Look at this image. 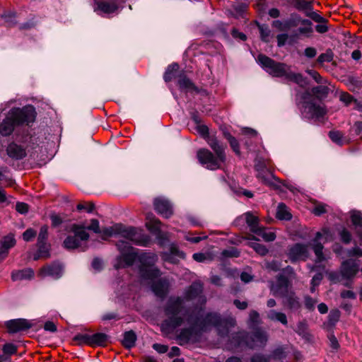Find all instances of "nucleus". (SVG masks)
Instances as JSON below:
<instances>
[{
	"instance_id": "1",
	"label": "nucleus",
	"mask_w": 362,
	"mask_h": 362,
	"mask_svg": "<svg viewBox=\"0 0 362 362\" xmlns=\"http://www.w3.org/2000/svg\"><path fill=\"white\" fill-rule=\"evenodd\" d=\"M208 145L214 153L207 148L199 149L197 152L199 162L211 170L222 168L226 161V146L214 139H211L208 141Z\"/></svg>"
},
{
	"instance_id": "2",
	"label": "nucleus",
	"mask_w": 362,
	"mask_h": 362,
	"mask_svg": "<svg viewBox=\"0 0 362 362\" xmlns=\"http://www.w3.org/2000/svg\"><path fill=\"white\" fill-rule=\"evenodd\" d=\"M100 233L102 234V238L104 240L112 236L120 235L137 245L144 247L148 246L151 241L150 237L143 233L141 230L132 227H126L121 223L105 228Z\"/></svg>"
},
{
	"instance_id": "3",
	"label": "nucleus",
	"mask_w": 362,
	"mask_h": 362,
	"mask_svg": "<svg viewBox=\"0 0 362 362\" xmlns=\"http://www.w3.org/2000/svg\"><path fill=\"white\" fill-rule=\"evenodd\" d=\"M165 314L168 317L165 321L173 328L180 326L186 320L192 322V315L189 310L185 308L184 299L181 297H170L164 308Z\"/></svg>"
},
{
	"instance_id": "4",
	"label": "nucleus",
	"mask_w": 362,
	"mask_h": 362,
	"mask_svg": "<svg viewBox=\"0 0 362 362\" xmlns=\"http://www.w3.org/2000/svg\"><path fill=\"white\" fill-rule=\"evenodd\" d=\"M196 322H198L199 328L202 332H205L209 326L216 327L219 332V334L223 336L228 332V328L235 327L236 325L235 319L233 317L222 318L221 315L216 313H208L202 320L197 318Z\"/></svg>"
},
{
	"instance_id": "5",
	"label": "nucleus",
	"mask_w": 362,
	"mask_h": 362,
	"mask_svg": "<svg viewBox=\"0 0 362 362\" xmlns=\"http://www.w3.org/2000/svg\"><path fill=\"white\" fill-rule=\"evenodd\" d=\"M70 231L74 235H68L63 242L64 247L67 250L79 249L85 251L88 248L89 233L86 230L83 224L74 223L70 226Z\"/></svg>"
},
{
	"instance_id": "6",
	"label": "nucleus",
	"mask_w": 362,
	"mask_h": 362,
	"mask_svg": "<svg viewBox=\"0 0 362 362\" xmlns=\"http://www.w3.org/2000/svg\"><path fill=\"white\" fill-rule=\"evenodd\" d=\"M140 263L139 274L143 279H154L160 275V270L153 267L158 260V256L153 252H142L138 255Z\"/></svg>"
},
{
	"instance_id": "7",
	"label": "nucleus",
	"mask_w": 362,
	"mask_h": 362,
	"mask_svg": "<svg viewBox=\"0 0 362 362\" xmlns=\"http://www.w3.org/2000/svg\"><path fill=\"white\" fill-rule=\"evenodd\" d=\"M117 247L121 255L117 257L115 267L118 269L132 266L136 259H138L136 250L132 247L129 243L120 240L117 243Z\"/></svg>"
},
{
	"instance_id": "8",
	"label": "nucleus",
	"mask_w": 362,
	"mask_h": 362,
	"mask_svg": "<svg viewBox=\"0 0 362 362\" xmlns=\"http://www.w3.org/2000/svg\"><path fill=\"white\" fill-rule=\"evenodd\" d=\"M245 222L252 233L261 237L266 242L274 241L276 234L272 231H267L264 227L259 226V218L253 213L248 211L243 215Z\"/></svg>"
},
{
	"instance_id": "9",
	"label": "nucleus",
	"mask_w": 362,
	"mask_h": 362,
	"mask_svg": "<svg viewBox=\"0 0 362 362\" xmlns=\"http://www.w3.org/2000/svg\"><path fill=\"white\" fill-rule=\"evenodd\" d=\"M257 61L269 74L275 77H285L289 70V66L286 64L277 62L263 54L257 56Z\"/></svg>"
},
{
	"instance_id": "10",
	"label": "nucleus",
	"mask_w": 362,
	"mask_h": 362,
	"mask_svg": "<svg viewBox=\"0 0 362 362\" xmlns=\"http://www.w3.org/2000/svg\"><path fill=\"white\" fill-rule=\"evenodd\" d=\"M8 112L17 126H29L35 122L37 115L35 107L32 105H26L22 108L14 107Z\"/></svg>"
},
{
	"instance_id": "11",
	"label": "nucleus",
	"mask_w": 362,
	"mask_h": 362,
	"mask_svg": "<svg viewBox=\"0 0 362 362\" xmlns=\"http://www.w3.org/2000/svg\"><path fill=\"white\" fill-rule=\"evenodd\" d=\"M238 337L245 339V344L250 349L262 348L268 341L267 333L261 328H257L250 334L245 332H239Z\"/></svg>"
},
{
	"instance_id": "12",
	"label": "nucleus",
	"mask_w": 362,
	"mask_h": 362,
	"mask_svg": "<svg viewBox=\"0 0 362 362\" xmlns=\"http://www.w3.org/2000/svg\"><path fill=\"white\" fill-rule=\"evenodd\" d=\"M192 326L181 329L177 335V340L180 345L188 343H195L199 341L202 331L199 328L198 322L193 320L189 322Z\"/></svg>"
},
{
	"instance_id": "13",
	"label": "nucleus",
	"mask_w": 362,
	"mask_h": 362,
	"mask_svg": "<svg viewBox=\"0 0 362 362\" xmlns=\"http://www.w3.org/2000/svg\"><path fill=\"white\" fill-rule=\"evenodd\" d=\"M28 146L25 144H18L16 141L9 143L6 151L9 158L15 160H23L28 155Z\"/></svg>"
},
{
	"instance_id": "14",
	"label": "nucleus",
	"mask_w": 362,
	"mask_h": 362,
	"mask_svg": "<svg viewBox=\"0 0 362 362\" xmlns=\"http://www.w3.org/2000/svg\"><path fill=\"white\" fill-rule=\"evenodd\" d=\"M203 291V285L200 282L192 283L185 291L184 299L191 300L198 298L201 305H204L206 298L202 295Z\"/></svg>"
},
{
	"instance_id": "15",
	"label": "nucleus",
	"mask_w": 362,
	"mask_h": 362,
	"mask_svg": "<svg viewBox=\"0 0 362 362\" xmlns=\"http://www.w3.org/2000/svg\"><path fill=\"white\" fill-rule=\"evenodd\" d=\"M308 246L296 243L288 249V256L291 262L305 261L308 257Z\"/></svg>"
},
{
	"instance_id": "16",
	"label": "nucleus",
	"mask_w": 362,
	"mask_h": 362,
	"mask_svg": "<svg viewBox=\"0 0 362 362\" xmlns=\"http://www.w3.org/2000/svg\"><path fill=\"white\" fill-rule=\"evenodd\" d=\"M288 278L280 274L276 278V282L271 286V291L275 296L283 297L290 292Z\"/></svg>"
},
{
	"instance_id": "17",
	"label": "nucleus",
	"mask_w": 362,
	"mask_h": 362,
	"mask_svg": "<svg viewBox=\"0 0 362 362\" xmlns=\"http://www.w3.org/2000/svg\"><path fill=\"white\" fill-rule=\"evenodd\" d=\"M48 238V226L46 225L40 228L37 238L38 251L41 257H49V245L47 244Z\"/></svg>"
},
{
	"instance_id": "18",
	"label": "nucleus",
	"mask_w": 362,
	"mask_h": 362,
	"mask_svg": "<svg viewBox=\"0 0 362 362\" xmlns=\"http://www.w3.org/2000/svg\"><path fill=\"white\" fill-rule=\"evenodd\" d=\"M30 327V323L25 319H15L6 322V327L9 333H16L27 330Z\"/></svg>"
},
{
	"instance_id": "19",
	"label": "nucleus",
	"mask_w": 362,
	"mask_h": 362,
	"mask_svg": "<svg viewBox=\"0 0 362 362\" xmlns=\"http://www.w3.org/2000/svg\"><path fill=\"white\" fill-rule=\"evenodd\" d=\"M62 272V266L58 263H52L42 267L37 275L40 277L52 276L58 279L60 277Z\"/></svg>"
},
{
	"instance_id": "20",
	"label": "nucleus",
	"mask_w": 362,
	"mask_h": 362,
	"mask_svg": "<svg viewBox=\"0 0 362 362\" xmlns=\"http://www.w3.org/2000/svg\"><path fill=\"white\" fill-rule=\"evenodd\" d=\"M283 305L289 310H298L301 308V303L299 298L296 295L293 291H290L286 295L283 296Z\"/></svg>"
},
{
	"instance_id": "21",
	"label": "nucleus",
	"mask_w": 362,
	"mask_h": 362,
	"mask_svg": "<svg viewBox=\"0 0 362 362\" xmlns=\"http://www.w3.org/2000/svg\"><path fill=\"white\" fill-rule=\"evenodd\" d=\"M153 204L156 212L162 216L169 218L173 214L172 207L167 200L157 198L154 200Z\"/></svg>"
},
{
	"instance_id": "22",
	"label": "nucleus",
	"mask_w": 362,
	"mask_h": 362,
	"mask_svg": "<svg viewBox=\"0 0 362 362\" xmlns=\"http://www.w3.org/2000/svg\"><path fill=\"white\" fill-rule=\"evenodd\" d=\"M177 85L180 89L187 92H199L198 88L194 83L186 76L185 72L182 71L177 76Z\"/></svg>"
},
{
	"instance_id": "23",
	"label": "nucleus",
	"mask_w": 362,
	"mask_h": 362,
	"mask_svg": "<svg viewBox=\"0 0 362 362\" xmlns=\"http://www.w3.org/2000/svg\"><path fill=\"white\" fill-rule=\"evenodd\" d=\"M358 271V266L356 262L352 259L346 260L341 264V274L347 279L354 276Z\"/></svg>"
},
{
	"instance_id": "24",
	"label": "nucleus",
	"mask_w": 362,
	"mask_h": 362,
	"mask_svg": "<svg viewBox=\"0 0 362 362\" xmlns=\"http://www.w3.org/2000/svg\"><path fill=\"white\" fill-rule=\"evenodd\" d=\"M17 125L14 122L13 117L8 112L6 118L0 124V134L3 136H10L13 133L14 128Z\"/></svg>"
},
{
	"instance_id": "25",
	"label": "nucleus",
	"mask_w": 362,
	"mask_h": 362,
	"mask_svg": "<svg viewBox=\"0 0 362 362\" xmlns=\"http://www.w3.org/2000/svg\"><path fill=\"white\" fill-rule=\"evenodd\" d=\"M305 108L308 109V112L312 118L320 119L323 117L327 113L326 108L324 105H316L313 103H307Z\"/></svg>"
},
{
	"instance_id": "26",
	"label": "nucleus",
	"mask_w": 362,
	"mask_h": 362,
	"mask_svg": "<svg viewBox=\"0 0 362 362\" xmlns=\"http://www.w3.org/2000/svg\"><path fill=\"white\" fill-rule=\"evenodd\" d=\"M96 4L97 10L107 14L115 13L118 9V3L115 1H100Z\"/></svg>"
},
{
	"instance_id": "27",
	"label": "nucleus",
	"mask_w": 362,
	"mask_h": 362,
	"mask_svg": "<svg viewBox=\"0 0 362 362\" xmlns=\"http://www.w3.org/2000/svg\"><path fill=\"white\" fill-rule=\"evenodd\" d=\"M169 284L167 279H160L153 282L152 291L158 297L163 298L168 293Z\"/></svg>"
},
{
	"instance_id": "28",
	"label": "nucleus",
	"mask_w": 362,
	"mask_h": 362,
	"mask_svg": "<svg viewBox=\"0 0 362 362\" xmlns=\"http://www.w3.org/2000/svg\"><path fill=\"white\" fill-rule=\"evenodd\" d=\"M177 257L181 259H184L185 257V255L183 252L180 251L178 247L174 245L170 246V253H164L163 255V259L168 262L176 264L177 259L175 258V257Z\"/></svg>"
},
{
	"instance_id": "29",
	"label": "nucleus",
	"mask_w": 362,
	"mask_h": 362,
	"mask_svg": "<svg viewBox=\"0 0 362 362\" xmlns=\"http://www.w3.org/2000/svg\"><path fill=\"white\" fill-rule=\"evenodd\" d=\"M161 222L153 215H148L146 218V226L148 230L153 233L158 234L160 230Z\"/></svg>"
},
{
	"instance_id": "30",
	"label": "nucleus",
	"mask_w": 362,
	"mask_h": 362,
	"mask_svg": "<svg viewBox=\"0 0 362 362\" xmlns=\"http://www.w3.org/2000/svg\"><path fill=\"white\" fill-rule=\"evenodd\" d=\"M34 277V271L32 269H25L13 272L11 278L13 281L31 279Z\"/></svg>"
},
{
	"instance_id": "31",
	"label": "nucleus",
	"mask_w": 362,
	"mask_h": 362,
	"mask_svg": "<svg viewBox=\"0 0 362 362\" xmlns=\"http://www.w3.org/2000/svg\"><path fill=\"white\" fill-rule=\"evenodd\" d=\"M108 336L104 333L91 334V346H105L107 344Z\"/></svg>"
},
{
	"instance_id": "32",
	"label": "nucleus",
	"mask_w": 362,
	"mask_h": 362,
	"mask_svg": "<svg viewBox=\"0 0 362 362\" xmlns=\"http://www.w3.org/2000/svg\"><path fill=\"white\" fill-rule=\"evenodd\" d=\"M285 78L290 81L296 83L301 87L305 86L307 84L305 78L300 73H294L288 70Z\"/></svg>"
},
{
	"instance_id": "33",
	"label": "nucleus",
	"mask_w": 362,
	"mask_h": 362,
	"mask_svg": "<svg viewBox=\"0 0 362 362\" xmlns=\"http://www.w3.org/2000/svg\"><path fill=\"white\" fill-rule=\"evenodd\" d=\"M276 218L279 220H291L292 218L291 214L289 212L288 207L284 203H280L278 205L276 214Z\"/></svg>"
},
{
	"instance_id": "34",
	"label": "nucleus",
	"mask_w": 362,
	"mask_h": 362,
	"mask_svg": "<svg viewBox=\"0 0 362 362\" xmlns=\"http://www.w3.org/2000/svg\"><path fill=\"white\" fill-rule=\"evenodd\" d=\"M267 317L272 321H278L284 325H287L288 324L286 314L281 312H277L274 310H272L268 313Z\"/></svg>"
},
{
	"instance_id": "35",
	"label": "nucleus",
	"mask_w": 362,
	"mask_h": 362,
	"mask_svg": "<svg viewBox=\"0 0 362 362\" xmlns=\"http://www.w3.org/2000/svg\"><path fill=\"white\" fill-rule=\"evenodd\" d=\"M136 340V336L133 331L125 332L122 340V345L127 349H131L134 346Z\"/></svg>"
},
{
	"instance_id": "36",
	"label": "nucleus",
	"mask_w": 362,
	"mask_h": 362,
	"mask_svg": "<svg viewBox=\"0 0 362 362\" xmlns=\"http://www.w3.org/2000/svg\"><path fill=\"white\" fill-rule=\"evenodd\" d=\"M179 69V65L177 63L169 65L164 73L163 79L165 82L171 81L176 77V73Z\"/></svg>"
},
{
	"instance_id": "37",
	"label": "nucleus",
	"mask_w": 362,
	"mask_h": 362,
	"mask_svg": "<svg viewBox=\"0 0 362 362\" xmlns=\"http://www.w3.org/2000/svg\"><path fill=\"white\" fill-rule=\"evenodd\" d=\"M73 341L77 345H88L91 346V334L87 333L77 334L73 338Z\"/></svg>"
},
{
	"instance_id": "38",
	"label": "nucleus",
	"mask_w": 362,
	"mask_h": 362,
	"mask_svg": "<svg viewBox=\"0 0 362 362\" xmlns=\"http://www.w3.org/2000/svg\"><path fill=\"white\" fill-rule=\"evenodd\" d=\"M292 4L295 8L300 11H306L313 9L312 2L307 0H293Z\"/></svg>"
},
{
	"instance_id": "39",
	"label": "nucleus",
	"mask_w": 362,
	"mask_h": 362,
	"mask_svg": "<svg viewBox=\"0 0 362 362\" xmlns=\"http://www.w3.org/2000/svg\"><path fill=\"white\" fill-rule=\"evenodd\" d=\"M196 129L198 133L201 135V136L206 140L207 144L211 139L218 140L217 137L215 135L209 134V129L207 126L204 124H198Z\"/></svg>"
},
{
	"instance_id": "40",
	"label": "nucleus",
	"mask_w": 362,
	"mask_h": 362,
	"mask_svg": "<svg viewBox=\"0 0 362 362\" xmlns=\"http://www.w3.org/2000/svg\"><path fill=\"white\" fill-rule=\"evenodd\" d=\"M339 100L344 103L346 106H349L351 103L355 105L354 108H358L359 103L357 100L354 99V97L346 92H342L339 95Z\"/></svg>"
},
{
	"instance_id": "41",
	"label": "nucleus",
	"mask_w": 362,
	"mask_h": 362,
	"mask_svg": "<svg viewBox=\"0 0 362 362\" xmlns=\"http://www.w3.org/2000/svg\"><path fill=\"white\" fill-rule=\"evenodd\" d=\"M302 27L298 28V33L302 35H309L313 32L312 22L310 20L305 19L301 21Z\"/></svg>"
},
{
	"instance_id": "42",
	"label": "nucleus",
	"mask_w": 362,
	"mask_h": 362,
	"mask_svg": "<svg viewBox=\"0 0 362 362\" xmlns=\"http://www.w3.org/2000/svg\"><path fill=\"white\" fill-rule=\"evenodd\" d=\"M351 221L356 228H362V213L359 211L351 212Z\"/></svg>"
},
{
	"instance_id": "43",
	"label": "nucleus",
	"mask_w": 362,
	"mask_h": 362,
	"mask_svg": "<svg viewBox=\"0 0 362 362\" xmlns=\"http://www.w3.org/2000/svg\"><path fill=\"white\" fill-rule=\"evenodd\" d=\"M248 245L261 256H264L268 253V250L264 245L255 242H250L248 243Z\"/></svg>"
},
{
	"instance_id": "44",
	"label": "nucleus",
	"mask_w": 362,
	"mask_h": 362,
	"mask_svg": "<svg viewBox=\"0 0 362 362\" xmlns=\"http://www.w3.org/2000/svg\"><path fill=\"white\" fill-rule=\"evenodd\" d=\"M334 58V53L330 49H328L326 50L325 53L321 54L317 59V62L320 64H323L324 62H331L333 60Z\"/></svg>"
},
{
	"instance_id": "45",
	"label": "nucleus",
	"mask_w": 362,
	"mask_h": 362,
	"mask_svg": "<svg viewBox=\"0 0 362 362\" xmlns=\"http://www.w3.org/2000/svg\"><path fill=\"white\" fill-rule=\"evenodd\" d=\"M329 93L327 86H317L312 88V93L318 98H325Z\"/></svg>"
},
{
	"instance_id": "46",
	"label": "nucleus",
	"mask_w": 362,
	"mask_h": 362,
	"mask_svg": "<svg viewBox=\"0 0 362 362\" xmlns=\"http://www.w3.org/2000/svg\"><path fill=\"white\" fill-rule=\"evenodd\" d=\"M1 247H5L6 250H9V249L16 245V240L13 235L10 234L5 236L1 240Z\"/></svg>"
},
{
	"instance_id": "47",
	"label": "nucleus",
	"mask_w": 362,
	"mask_h": 362,
	"mask_svg": "<svg viewBox=\"0 0 362 362\" xmlns=\"http://www.w3.org/2000/svg\"><path fill=\"white\" fill-rule=\"evenodd\" d=\"M343 136L344 134L340 131H330L329 132V136L330 139L333 142L339 145L343 144Z\"/></svg>"
},
{
	"instance_id": "48",
	"label": "nucleus",
	"mask_w": 362,
	"mask_h": 362,
	"mask_svg": "<svg viewBox=\"0 0 362 362\" xmlns=\"http://www.w3.org/2000/svg\"><path fill=\"white\" fill-rule=\"evenodd\" d=\"M303 20L304 19L301 18L299 15L292 14L290 19L286 21L288 29H290L291 27H296L299 24H301V21Z\"/></svg>"
},
{
	"instance_id": "49",
	"label": "nucleus",
	"mask_w": 362,
	"mask_h": 362,
	"mask_svg": "<svg viewBox=\"0 0 362 362\" xmlns=\"http://www.w3.org/2000/svg\"><path fill=\"white\" fill-rule=\"evenodd\" d=\"M271 356L262 354H255L251 358L250 362H270Z\"/></svg>"
},
{
	"instance_id": "50",
	"label": "nucleus",
	"mask_w": 362,
	"mask_h": 362,
	"mask_svg": "<svg viewBox=\"0 0 362 362\" xmlns=\"http://www.w3.org/2000/svg\"><path fill=\"white\" fill-rule=\"evenodd\" d=\"M322 249L323 246L321 243H316L313 247V250L317 257V262H320L324 260Z\"/></svg>"
},
{
	"instance_id": "51",
	"label": "nucleus",
	"mask_w": 362,
	"mask_h": 362,
	"mask_svg": "<svg viewBox=\"0 0 362 362\" xmlns=\"http://www.w3.org/2000/svg\"><path fill=\"white\" fill-rule=\"evenodd\" d=\"M272 27L277 29L279 31H286L288 29L287 21H281L276 20L272 22Z\"/></svg>"
},
{
	"instance_id": "52",
	"label": "nucleus",
	"mask_w": 362,
	"mask_h": 362,
	"mask_svg": "<svg viewBox=\"0 0 362 362\" xmlns=\"http://www.w3.org/2000/svg\"><path fill=\"white\" fill-rule=\"evenodd\" d=\"M95 208V204L93 202H84L77 204L76 209L78 211L85 210L88 213H91Z\"/></svg>"
},
{
	"instance_id": "53",
	"label": "nucleus",
	"mask_w": 362,
	"mask_h": 362,
	"mask_svg": "<svg viewBox=\"0 0 362 362\" xmlns=\"http://www.w3.org/2000/svg\"><path fill=\"white\" fill-rule=\"evenodd\" d=\"M92 230L95 233H100V223L98 220L93 218L90 220V223L88 226L86 227V230Z\"/></svg>"
},
{
	"instance_id": "54",
	"label": "nucleus",
	"mask_w": 362,
	"mask_h": 362,
	"mask_svg": "<svg viewBox=\"0 0 362 362\" xmlns=\"http://www.w3.org/2000/svg\"><path fill=\"white\" fill-rule=\"evenodd\" d=\"M308 325L305 320H302L298 322L296 332L299 335H304L306 334Z\"/></svg>"
},
{
	"instance_id": "55",
	"label": "nucleus",
	"mask_w": 362,
	"mask_h": 362,
	"mask_svg": "<svg viewBox=\"0 0 362 362\" xmlns=\"http://www.w3.org/2000/svg\"><path fill=\"white\" fill-rule=\"evenodd\" d=\"M306 16L310 17L316 23H328V21L326 18L314 11L306 13Z\"/></svg>"
},
{
	"instance_id": "56",
	"label": "nucleus",
	"mask_w": 362,
	"mask_h": 362,
	"mask_svg": "<svg viewBox=\"0 0 362 362\" xmlns=\"http://www.w3.org/2000/svg\"><path fill=\"white\" fill-rule=\"evenodd\" d=\"M259 29L260 31L261 39L264 42H268L270 35V30L269 28L267 26L261 25L259 26Z\"/></svg>"
},
{
	"instance_id": "57",
	"label": "nucleus",
	"mask_w": 362,
	"mask_h": 362,
	"mask_svg": "<svg viewBox=\"0 0 362 362\" xmlns=\"http://www.w3.org/2000/svg\"><path fill=\"white\" fill-rule=\"evenodd\" d=\"M271 358L272 357L274 359L281 360L285 357L284 354V349L283 347H278L275 349L273 351L272 355L270 356Z\"/></svg>"
},
{
	"instance_id": "58",
	"label": "nucleus",
	"mask_w": 362,
	"mask_h": 362,
	"mask_svg": "<svg viewBox=\"0 0 362 362\" xmlns=\"http://www.w3.org/2000/svg\"><path fill=\"white\" fill-rule=\"evenodd\" d=\"M317 300L309 296H305V306L309 310H313L315 309Z\"/></svg>"
},
{
	"instance_id": "59",
	"label": "nucleus",
	"mask_w": 362,
	"mask_h": 362,
	"mask_svg": "<svg viewBox=\"0 0 362 362\" xmlns=\"http://www.w3.org/2000/svg\"><path fill=\"white\" fill-rule=\"evenodd\" d=\"M36 231L33 228L27 229L23 233V238L25 241L28 242L33 240L36 236Z\"/></svg>"
},
{
	"instance_id": "60",
	"label": "nucleus",
	"mask_w": 362,
	"mask_h": 362,
	"mask_svg": "<svg viewBox=\"0 0 362 362\" xmlns=\"http://www.w3.org/2000/svg\"><path fill=\"white\" fill-rule=\"evenodd\" d=\"M3 351L6 355H13L16 353L17 347L13 344H6L3 347Z\"/></svg>"
},
{
	"instance_id": "61",
	"label": "nucleus",
	"mask_w": 362,
	"mask_h": 362,
	"mask_svg": "<svg viewBox=\"0 0 362 362\" xmlns=\"http://www.w3.org/2000/svg\"><path fill=\"white\" fill-rule=\"evenodd\" d=\"M340 238L343 243H344L345 244H348L351 240V234L348 230L344 228L340 232Z\"/></svg>"
},
{
	"instance_id": "62",
	"label": "nucleus",
	"mask_w": 362,
	"mask_h": 362,
	"mask_svg": "<svg viewBox=\"0 0 362 362\" xmlns=\"http://www.w3.org/2000/svg\"><path fill=\"white\" fill-rule=\"evenodd\" d=\"M312 212L315 216H321L322 214L327 212L326 205L322 204H318L315 205V206L313 208Z\"/></svg>"
},
{
	"instance_id": "63",
	"label": "nucleus",
	"mask_w": 362,
	"mask_h": 362,
	"mask_svg": "<svg viewBox=\"0 0 362 362\" xmlns=\"http://www.w3.org/2000/svg\"><path fill=\"white\" fill-rule=\"evenodd\" d=\"M249 320L254 325H257L260 322L259 314L256 310H251L249 314Z\"/></svg>"
},
{
	"instance_id": "64",
	"label": "nucleus",
	"mask_w": 362,
	"mask_h": 362,
	"mask_svg": "<svg viewBox=\"0 0 362 362\" xmlns=\"http://www.w3.org/2000/svg\"><path fill=\"white\" fill-rule=\"evenodd\" d=\"M16 209L18 213L25 214L28 211L29 206L24 202H18L16 205Z\"/></svg>"
}]
</instances>
